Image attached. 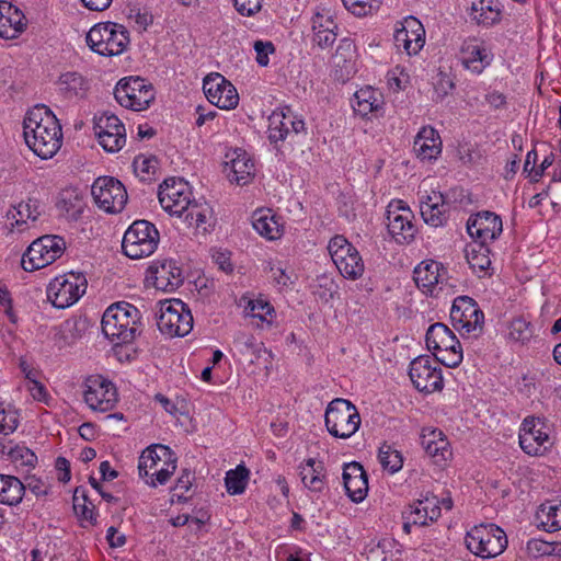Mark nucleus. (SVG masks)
I'll return each mask as SVG.
<instances>
[{
  "instance_id": "f257e3e1",
  "label": "nucleus",
  "mask_w": 561,
  "mask_h": 561,
  "mask_svg": "<svg viewBox=\"0 0 561 561\" xmlns=\"http://www.w3.org/2000/svg\"><path fill=\"white\" fill-rule=\"evenodd\" d=\"M23 134L28 148L42 159L53 158L61 147V126L46 105H36L27 112Z\"/></svg>"
},
{
  "instance_id": "f03ea898",
  "label": "nucleus",
  "mask_w": 561,
  "mask_h": 561,
  "mask_svg": "<svg viewBox=\"0 0 561 561\" xmlns=\"http://www.w3.org/2000/svg\"><path fill=\"white\" fill-rule=\"evenodd\" d=\"M426 346L435 360L446 367H457L462 360V348L454 332L444 323L432 324L426 332Z\"/></svg>"
},
{
  "instance_id": "7ed1b4c3",
  "label": "nucleus",
  "mask_w": 561,
  "mask_h": 561,
  "mask_svg": "<svg viewBox=\"0 0 561 561\" xmlns=\"http://www.w3.org/2000/svg\"><path fill=\"white\" fill-rule=\"evenodd\" d=\"M324 422L332 436L347 439L358 431L360 415L351 401L336 398L328 404Z\"/></svg>"
},
{
  "instance_id": "20e7f679",
  "label": "nucleus",
  "mask_w": 561,
  "mask_h": 561,
  "mask_svg": "<svg viewBox=\"0 0 561 561\" xmlns=\"http://www.w3.org/2000/svg\"><path fill=\"white\" fill-rule=\"evenodd\" d=\"M85 39L91 50L102 56L122 54L129 42L126 28L112 22L95 24L88 32Z\"/></svg>"
},
{
  "instance_id": "39448f33",
  "label": "nucleus",
  "mask_w": 561,
  "mask_h": 561,
  "mask_svg": "<svg viewBox=\"0 0 561 561\" xmlns=\"http://www.w3.org/2000/svg\"><path fill=\"white\" fill-rule=\"evenodd\" d=\"M159 242V232L153 224L147 220H136L126 230L122 249L125 255L139 260L151 255Z\"/></svg>"
},
{
  "instance_id": "423d86ee",
  "label": "nucleus",
  "mask_w": 561,
  "mask_h": 561,
  "mask_svg": "<svg viewBox=\"0 0 561 561\" xmlns=\"http://www.w3.org/2000/svg\"><path fill=\"white\" fill-rule=\"evenodd\" d=\"M157 325L161 333L173 336H185L193 329V316L180 299L159 302Z\"/></svg>"
},
{
  "instance_id": "0eeeda50",
  "label": "nucleus",
  "mask_w": 561,
  "mask_h": 561,
  "mask_svg": "<svg viewBox=\"0 0 561 561\" xmlns=\"http://www.w3.org/2000/svg\"><path fill=\"white\" fill-rule=\"evenodd\" d=\"M467 548L478 557L494 558L507 547V537L494 524L474 526L466 536Z\"/></svg>"
},
{
  "instance_id": "6e6552de",
  "label": "nucleus",
  "mask_w": 561,
  "mask_h": 561,
  "mask_svg": "<svg viewBox=\"0 0 561 561\" xmlns=\"http://www.w3.org/2000/svg\"><path fill=\"white\" fill-rule=\"evenodd\" d=\"M88 280L82 273L70 272L56 276L47 287V298L58 309L76 304L85 293Z\"/></svg>"
},
{
  "instance_id": "1a4fd4ad",
  "label": "nucleus",
  "mask_w": 561,
  "mask_h": 561,
  "mask_svg": "<svg viewBox=\"0 0 561 561\" xmlns=\"http://www.w3.org/2000/svg\"><path fill=\"white\" fill-rule=\"evenodd\" d=\"M66 249L65 240L59 236H43L33 241L22 255L21 265L24 271L41 270L57 259Z\"/></svg>"
},
{
  "instance_id": "9d476101",
  "label": "nucleus",
  "mask_w": 561,
  "mask_h": 561,
  "mask_svg": "<svg viewBox=\"0 0 561 561\" xmlns=\"http://www.w3.org/2000/svg\"><path fill=\"white\" fill-rule=\"evenodd\" d=\"M115 100L124 107L144 111L154 100V91L150 83L140 77L123 78L114 90Z\"/></svg>"
},
{
  "instance_id": "9b49d317",
  "label": "nucleus",
  "mask_w": 561,
  "mask_h": 561,
  "mask_svg": "<svg viewBox=\"0 0 561 561\" xmlns=\"http://www.w3.org/2000/svg\"><path fill=\"white\" fill-rule=\"evenodd\" d=\"M330 255L340 273L350 279H357L364 273V262L357 249L343 236L333 237L328 245Z\"/></svg>"
},
{
  "instance_id": "f8f14e48",
  "label": "nucleus",
  "mask_w": 561,
  "mask_h": 561,
  "mask_svg": "<svg viewBox=\"0 0 561 561\" xmlns=\"http://www.w3.org/2000/svg\"><path fill=\"white\" fill-rule=\"evenodd\" d=\"M450 319L456 330L478 336L483 330L484 314L474 299L469 296L455 298Z\"/></svg>"
},
{
  "instance_id": "ddd939ff",
  "label": "nucleus",
  "mask_w": 561,
  "mask_h": 561,
  "mask_svg": "<svg viewBox=\"0 0 561 561\" xmlns=\"http://www.w3.org/2000/svg\"><path fill=\"white\" fill-rule=\"evenodd\" d=\"M91 193L95 204L110 214L122 211L128 198L125 186L112 176L98 178Z\"/></svg>"
},
{
  "instance_id": "4468645a",
  "label": "nucleus",
  "mask_w": 561,
  "mask_h": 561,
  "mask_svg": "<svg viewBox=\"0 0 561 561\" xmlns=\"http://www.w3.org/2000/svg\"><path fill=\"white\" fill-rule=\"evenodd\" d=\"M192 192L186 181L168 179L160 185L158 197L161 207L172 216L182 217L194 204Z\"/></svg>"
},
{
  "instance_id": "2eb2a0df",
  "label": "nucleus",
  "mask_w": 561,
  "mask_h": 561,
  "mask_svg": "<svg viewBox=\"0 0 561 561\" xmlns=\"http://www.w3.org/2000/svg\"><path fill=\"white\" fill-rule=\"evenodd\" d=\"M409 376L414 387L426 393L443 389L442 369L428 355L414 358L410 364Z\"/></svg>"
},
{
  "instance_id": "dca6fc26",
  "label": "nucleus",
  "mask_w": 561,
  "mask_h": 561,
  "mask_svg": "<svg viewBox=\"0 0 561 561\" xmlns=\"http://www.w3.org/2000/svg\"><path fill=\"white\" fill-rule=\"evenodd\" d=\"M94 134L107 152L119 151L126 142V130L119 118L107 112L94 117Z\"/></svg>"
},
{
  "instance_id": "f3484780",
  "label": "nucleus",
  "mask_w": 561,
  "mask_h": 561,
  "mask_svg": "<svg viewBox=\"0 0 561 561\" xmlns=\"http://www.w3.org/2000/svg\"><path fill=\"white\" fill-rule=\"evenodd\" d=\"M548 430L549 428L543 420L535 416H527L523 421L519 432V445L522 449L528 455H542L552 444L550 442Z\"/></svg>"
},
{
  "instance_id": "a211bd4d",
  "label": "nucleus",
  "mask_w": 561,
  "mask_h": 561,
  "mask_svg": "<svg viewBox=\"0 0 561 561\" xmlns=\"http://www.w3.org/2000/svg\"><path fill=\"white\" fill-rule=\"evenodd\" d=\"M388 231L398 243H410L414 240L416 227L410 208L402 201L390 204L388 209Z\"/></svg>"
},
{
  "instance_id": "6ab92c4d",
  "label": "nucleus",
  "mask_w": 561,
  "mask_h": 561,
  "mask_svg": "<svg viewBox=\"0 0 561 561\" xmlns=\"http://www.w3.org/2000/svg\"><path fill=\"white\" fill-rule=\"evenodd\" d=\"M207 100L222 110H231L238 105L239 95L236 88L220 73L208 75L203 82Z\"/></svg>"
},
{
  "instance_id": "aec40b11",
  "label": "nucleus",
  "mask_w": 561,
  "mask_h": 561,
  "mask_svg": "<svg viewBox=\"0 0 561 561\" xmlns=\"http://www.w3.org/2000/svg\"><path fill=\"white\" fill-rule=\"evenodd\" d=\"M84 401L95 411L111 410L117 401L114 385L102 376L89 377L85 381Z\"/></svg>"
},
{
  "instance_id": "412c9836",
  "label": "nucleus",
  "mask_w": 561,
  "mask_h": 561,
  "mask_svg": "<svg viewBox=\"0 0 561 561\" xmlns=\"http://www.w3.org/2000/svg\"><path fill=\"white\" fill-rule=\"evenodd\" d=\"M305 130V122L290 107L274 111L268 117V139L274 145Z\"/></svg>"
},
{
  "instance_id": "4be33fe9",
  "label": "nucleus",
  "mask_w": 561,
  "mask_h": 561,
  "mask_svg": "<svg viewBox=\"0 0 561 561\" xmlns=\"http://www.w3.org/2000/svg\"><path fill=\"white\" fill-rule=\"evenodd\" d=\"M503 230L502 219L492 211H481L470 216L467 231L472 240L489 242L495 240Z\"/></svg>"
},
{
  "instance_id": "5701e85b",
  "label": "nucleus",
  "mask_w": 561,
  "mask_h": 561,
  "mask_svg": "<svg viewBox=\"0 0 561 561\" xmlns=\"http://www.w3.org/2000/svg\"><path fill=\"white\" fill-rule=\"evenodd\" d=\"M149 272L158 290L174 291L183 284L182 270L175 261H159L149 267Z\"/></svg>"
},
{
  "instance_id": "b1692460",
  "label": "nucleus",
  "mask_w": 561,
  "mask_h": 561,
  "mask_svg": "<svg viewBox=\"0 0 561 561\" xmlns=\"http://www.w3.org/2000/svg\"><path fill=\"white\" fill-rule=\"evenodd\" d=\"M342 478L347 496L355 503L362 502L368 491V477L363 466L356 461L345 463Z\"/></svg>"
},
{
  "instance_id": "393cba45",
  "label": "nucleus",
  "mask_w": 561,
  "mask_h": 561,
  "mask_svg": "<svg viewBox=\"0 0 561 561\" xmlns=\"http://www.w3.org/2000/svg\"><path fill=\"white\" fill-rule=\"evenodd\" d=\"M424 33L420 21L409 16L402 27L396 30L394 43L397 47H403L409 55H415L424 45Z\"/></svg>"
},
{
  "instance_id": "a878e982",
  "label": "nucleus",
  "mask_w": 561,
  "mask_h": 561,
  "mask_svg": "<svg viewBox=\"0 0 561 561\" xmlns=\"http://www.w3.org/2000/svg\"><path fill=\"white\" fill-rule=\"evenodd\" d=\"M140 311L129 302L119 301L110 306L102 317V331L108 333L119 329L122 323L140 321Z\"/></svg>"
},
{
  "instance_id": "bb28decb",
  "label": "nucleus",
  "mask_w": 561,
  "mask_h": 561,
  "mask_svg": "<svg viewBox=\"0 0 561 561\" xmlns=\"http://www.w3.org/2000/svg\"><path fill=\"white\" fill-rule=\"evenodd\" d=\"M234 346L244 360L250 364H271L272 353L262 342H257L253 335L240 332L234 339Z\"/></svg>"
},
{
  "instance_id": "cd10ccee",
  "label": "nucleus",
  "mask_w": 561,
  "mask_h": 561,
  "mask_svg": "<svg viewBox=\"0 0 561 561\" xmlns=\"http://www.w3.org/2000/svg\"><path fill=\"white\" fill-rule=\"evenodd\" d=\"M23 12L9 1H0V37L14 38L25 26Z\"/></svg>"
},
{
  "instance_id": "c85d7f7f",
  "label": "nucleus",
  "mask_w": 561,
  "mask_h": 561,
  "mask_svg": "<svg viewBox=\"0 0 561 561\" xmlns=\"http://www.w3.org/2000/svg\"><path fill=\"white\" fill-rule=\"evenodd\" d=\"M447 207L443 194L433 191L431 195L426 196V201H421L420 210L424 221L437 228L447 222Z\"/></svg>"
},
{
  "instance_id": "c756f323",
  "label": "nucleus",
  "mask_w": 561,
  "mask_h": 561,
  "mask_svg": "<svg viewBox=\"0 0 561 561\" xmlns=\"http://www.w3.org/2000/svg\"><path fill=\"white\" fill-rule=\"evenodd\" d=\"M413 149L422 160L436 159L442 151L440 137L433 127L425 126L417 133Z\"/></svg>"
},
{
  "instance_id": "7c9ffc66",
  "label": "nucleus",
  "mask_w": 561,
  "mask_h": 561,
  "mask_svg": "<svg viewBox=\"0 0 561 561\" xmlns=\"http://www.w3.org/2000/svg\"><path fill=\"white\" fill-rule=\"evenodd\" d=\"M501 14L497 0H474L470 7V16L479 25L491 26L500 22Z\"/></svg>"
},
{
  "instance_id": "2f4dec72",
  "label": "nucleus",
  "mask_w": 561,
  "mask_h": 561,
  "mask_svg": "<svg viewBox=\"0 0 561 561\" xmlns=\"http://www.w3.org/2000/svg\"><path fill=\"white\" fill-rule=\"evenodd\" d=\"M421 444L426 454L434 458L437 463L446 461L451 456L449 443L443 437L440 431L432 430L427 434H423Z\"/></svg>"
},
{
  "instance_id": "473e14b6",
  "label": "nucleus",
  "mask_w": 561,
  "mask_h": 561,
  "mask_svg": "<svg viewBox=\"0 0 561 561\" xmlns=\"http://www.w3.org/2000/svg\"><path fill=\"white\" fill-rule=\"evenodd\" d=\"M381 104V93L371 87H365L355 92L352 106L358 115L365 117L369 113L377 112Z\"/></svg>"
},
{
  "instance_id": "72a5a7b5",
  "label": "nucleus",
  "mask_w": 561,
  "mask_h": 561,
  "mask_svg": "<svg viewBox=\"0 0 561 561\" xmlns=\"http://www.w3.org/2000/svg\"><path fill=\"white\" fill-rule=\"evenodd\" d=\"M488 55L485 48L477 43L476 39L465 42L461 47L462 65L476 73H481L485 65Z\"/></svg>"
},
{
  "instance_id": "f704fd0d",
  "label": "nucleus",
  "mask_w": 561,
  "mask_h": 561,
  "mask_svg": "<svg viewBox=\"0 0 561 561\" xmlns=\"http://www.w3.org/2000/svg\"><path fill=\"white\" fill-rule=\"evenodd\" d=\"M301 481L312 492H321L324 489V466L313 458L307 459L300 466Z\"/></svg>"
},
{
  "instance_id": "c9c22d12",
  "label": "nucleus",
  "mask_w": 561,
  "mask_h": 561,
  "mask_svg": "<svg viewBox=\"0 0 561 561\" xmlns=\"http://www.w3.org/2000/svg\"><path fill=\"white\" fill-rule=\"evenodd\" d=\"M171 456L173 453L168 446L157 444L147 447L139 457V476L149 477V469H156L161 460H171Z\"/></svg>"
},
{
  "instance_id": "e433bc0d",
  "label": "nucleus",
  "mask_w": 561,
  "mask_h": 561,
  "mask_svg": "<svg viewBox=\"0 0 561 561\" xmlns=\"http://www.w3.org/2000/svg\"><path fill=\"white\" fill-rule=\"evenodd\" d=\"M58 88L66 99L83 98L89 90V83L79 72L69 71L59 77Z\"/></svg>"
},
{
  "instance_id": "4c0bfd02",
  "label": "nucleus",
  "mask_w": 561,
  "mask_h": 561,
  "mask_svg": "<svg viewBox=\"0 0 561 561\" xmlns=\"http://www.w3.org/2000/svg\"><path fill=\"white\" fill-rule=\"evenodd\" d=\"M25 494V484L14 476L0 474V503L18 505Z\"/></svg>"
},
{
  "instance_id": "58836bf2",
  "label": "nucleus",
  "mask_w": 561,
  "mask_h": 561,
  "mask_svg": "<svg viewBox=\"0 0 561 561\" xmlns=\"http://www.w3.org/2000/svg\"><path fill=\"white\" fill-rule=\"evenodd\" d=\"M182 217L190 227L202 229L204 232L209 230L214 221L213 209L207 203L194 202Z\"/></svg>"
},
{
  "instance_id": "ea45409f",
  "label": "nucleus",
  "mask_w": 561,
  "mask_h": 561,
  "mask_svg": "<svg viewBox=\"0 0 561 561\" xmlns=\"http://www.w3.org/2000/svg\"><path fill=\"white\" fill-rule=\"evenodd\" d=\"M466 259L474 272H485L491 265L488 242L472 240L466 247Z\"/></svg>"
},
{
  "instance_id": "a19ab883",
  "label": "nucleus",
  "mask_w": 561,
  "mask_h": 561,
  "mask_svg": "<svg viewBox=\"0 0 561 561\" xmlns=\"http://www.w3.org/2000/svg\"><path fill=\"white\" fill-rule=\"evenodd\" d=\"M230 163L232 175L229 174L228 176L231 182L245 185L254 176V163L245 152L238 153Z\"/></svg>"
},
{
  "instance_id": "79ce46f5",
  "label": "nucleus",
  "mask_w": 561,
  "mask_h": 561,
  "mask_svg": "<svg viewBox=\"0 0 561 561\" xmlns=\"http://www.w3.org/2000/svg\"><path fill=\"white\" fill-rule=\"evenodd\" d=\"M440 264L436 261L422 262L414 268V280L419 287L431 289L440 280Z\"/></svg>"
},
{
  "instance_id": "37998d69",
  "label": "nucleus",
  "mask_w": 561,
  "mask_h": 561,
  "mask_svg": "<svg viewBox=\"0 0 561 561\" xmlns=\"http://www.w3.org/2000/svg\"><path fill=\"white\" fill-rule=\"evenodd\" d=\"M540 524L546 531H557L561 529V502L547 503L540 506L538 513Z\"/></svg>"
},
{
  "instance_id": "c03bdc74",
  "label": "nucleus",
  "mask_w": 561,
  "mask_h": 561,
  "mask_svg": "<svg viewBox=\"0 0 561 561\" xmlns=\"http://www.w3.org/2000/svg\"><path fill=\"white\" fill-rule=\"evenodd\" d=\"M249 470L245 466L239 465L236 469L226 473L225 483L229 494H241L244 492L248 480Z\"/></svg>"
},
{
  "instance_id": "a18cd8bd",
  "label": "nucleus",
  "mask_w": 561,
  "mask_h": 561,
  "mask_svg": "<svg viewBox=\"0 0 561 561\" xmlns=\"http://www.w3.org/2000/svg\"><path fill=\"white\" fill-rule=\"evenodd\" d=\"M140 321L124 322L119 329L117 328L114 332L108 331L104 335L117 344H127L133 342L137 334L140 333Z\"/></svg>"
},
{
  "instance_id": "49530a36",
  "label": "nucleus",
  "mask_w": 561,
  "mask_h": 561,
  "mask_svg": "<svg viewBox=\"0 0 561 561\" xmlns=\"http://www.w3.org/2000/svg\"><path fill=\"white\" fill-rule=\"evenodd\" d=\"M378 459L382 468L389 470L391 473L399 471L403 465L401 454L388 444H382L379 447Z\"/></svg>"
},
{
  "instance_id": "de8ad7c7",
  "label": "nucleus",
  "mask_w": 561,
  "mask_h": 561,
  "mask_svg": "<svg viewBox=\"0 0 561 561\" xmlns=\"http://www.w3.org/2000/svg\"><path fill=\"white\" fill-rule=\"evenodd\" d=\"M73 510L80 518L91 523L96 522L94 505L88 500L84 490L80 488H77L73 493Z\"/></svg>"
},
{
  "instance_id": "09e8293b",
  "label": "nucleus",
  "mask_w": 561,
  "mask_h": 561,
  "mask_svg": "<svg viewBox=\"0 0 561 561\" xmlns=\"http://www.w3.org/2000/svg\"><path fill=\"white\" fill-rule=\"evenodd\" d=\"M8 456L11 461L24 466V467H35L37 462V456L28 447L24 445H15L8 450Z\"/></svg>"
},
{
  "instance_id": "8fccbe9b",
  "label": "nucleus",
  "mask_w": 561,
  "mask_h": 561,
  "mask_svg": "<svg viewBox=\"0 0 561 561\" xmlns=\"http://www.w3.org/2000/svg\"><path fill=\"white\" fill-rule=\"evenodd\" d=\"M176 469V458L171 456V460H164L161 468H156L154 472L149 473L150 480L146 483L150 486H157V484H165Z\"/></svg>"
},
{
  "instance_id": "3c124183",
  "label": "nucleus",
  "mask_w": 561,
  "mask_h": 561,
  "mask_svg": "<svg viewBox=\"0 0 561 561\" xmlns=\"http://www.w3.org/2000/svg\"><path fill=\"white\" fill-rule=\"evenodd\" d=\"M253 228L263 237L270 240L278 238V224L273 217L263 215L255 216L253 219Z\"/></svg>"
},
{
  "instance_id": "603ef678",
  "label": "nucleus",
  "mask_w": 561,
  "mask_h": 561,
  "mask_svg": "<svg viewBox=\"0 0 561 561\" xmlns=\"http://www.w3.org/2000/svg\"><path fill=\"white\" fill-rule=\"evenodd\" d=\"M533 336L530 323L523 318L514 319L510 328V337L512 341L520 342L522 344L528 342Z\"/></svg>"
},
{
  "instance_id": "864d4df0",
  "label": "nucleus",
  "mask_w": 561,
  "mask_h": 561,
  "mask_svg": "<svg viewBox=\"0 0 561 561\" xmlns=\"http://www.w3.org/2000/svg\"><path fill=\"white\" fill-rule=\"evenodd\" d=\"M423 500H417L413 505H410L403 511V519L412 520L414 525H427L428 516L426 508L423 507Z\"/></svg>"
},
{
  "instance_id": "5fc2aeb1",
  "label": "nucleus",
  "mask_w": 561,
  "mask_h": 561,
  "mask_svg": "<svg viewBox=\"0 0 561 561\" xmlns=\"http://www.w3.org/2000/svg\"><path fill=\"white\" fill-rule=\"evenodd\" d=\"M19 425V414L15 410L4 409L0 405V433L9 435L13 433Z\"/></svg>"
},
{
  "instance_id": "6e6d98bb",
  "label": "nucleus",
  "mask_w": 561,
  "mask_h": 561,
  "mask_svg": "<svg viewBox=\"0 0 561 561\" xmlns=\"http://www.w3.org/2000/svg\"><path fill=\"white\" fill-rule=\"evenodd\" d=\"M67 194L68 193L62 194L58 206L60 209L65 210L69 217L77 219L78 216L82 213L81 199L78 197V195H76L72 201L71 197L68 198L66 196Z\"/></svg>"
},
{
  "instance_id": "4d7b16f0",
  "label": "nucleus",
  "mask_w": 561,
  "mask_h": 561,
  "mask_svg": "<svg viewBox=\"0 0 561 561\" xmlns=\"http://www.w3.org/2000/svg\"><path fill=\"white\" fill-rule=\"evenodd\" d=\"M253 47L256 53V62L261 67H266L270 62L268 56L275 51L274 44L272 42L256 41Z\"/></svg>"
},
{
  "instance_id": "13d9d810",
  "label": "nucleus",
  "mask_w": 561,
  "mask_h": 561,
  "mask_svg": "<svg viewBox=\"0 0 561 561\" xmlns=\"http://www.w3.org/2000/svg\"><path fill=\"white\" fill-rule=\"evenodd\" d=\"M236 10L244 16H252L262 8V0H233Z\"/></svg>"
},
{
  "instance_id": "bf43d9fd",
  "label": "nucleus",
  "mask_w": 561,
  "mask_h": 561,
  "mask_svg": "<svg viewBox=\"0 0 561 561\" xmlns=\"http://www.w3.org/2000/svg\"><path fill=\"white\" fill-rule=\"evenodd\" d=\"M134 169L138 175L154 173L158 161L154 157L146 158L142 156L136 157L134 160Z\"/></svg>"
},
{
  "instance_id": "052dcab7",
  "label": "nucleus",
  "mask_w": 561,
  "mask_h": 561,
  "mask_svg": "<svg viewBox=\"0 0 561 561\" xmlns=\"http://www.w3.org/2000/svg\"><path fill=\"white\" fill-rule=\"evenodd\" d=\"M313 43L321 48L331 47L336 41V33L331 28L313 31Z\"/></svg>"
},
{
  "instance_id": "680f3d73",
  "label": "nucleus",
  "mask_w": 561,
  "mask_h": 561,
  "mask_svg": "<svg viewBox=\"0 0 561 561\" xmlns=\"http://www.w3.org/2000/svg\"><path fill=\"white\" fill-rule=\"evenodd\" d=\"M549 542L539 538L530 539L526 545L527 553L533 558L548 556Z\"/></svg>"
},
{
  "instance_id": "e2e57ef3",
  "label": "nucleus",
  "mask_w": 561,
  "mask_h": 561,
  "mask_svg": "<svg viewBox=\"0 0 561 561\" xmlns=\"http://www.w3.org/2000/svg\"><path fill=\"white\" fill-rule=\"evenodd\" d=\"M423 507L427 511V516L431 522L437 520V518L440 516V506H439V500L432 495L426 496L423 500Z\"/></svg>"
},
{
  "instance_id": "0e129e2a",
  "label": "nucleus",
  "mask_w": 561,
  "mask_h": 561,
  "mask_svg": "<svg viewBox=\"0 0 561 561\" xmlns=\"http://www.w3.org/2000/svg\"><path fill=\"white\" fill-rule=\"evenodd\" d=\"M0 305L12 323L16 322V316L12 309V301L9 291L0 285Z\"/></svg>"
},
{
  "instance_id": "69168bd1",
  "label": "nucleus",
  "mask_w": 561,
  "mask_h": 561,
  "mask_svg": "<svg viewBox=\"0 0 561 561\" xmlns=\"http://www.w3.org/2000/svg\"><path fill=\"white\" fill-rule=\"evenodd\" d=\"M26 490L33 493L36 497L45 496L48 493L47 485L42 480L36 479L34 477L27 480V483L25 485V491Z\"/></svg>"
},
{
  "instance_id": "338daca9",
  "label": "nucleus",
  "mask_w": 561,
  "mask_h": 561,
  "mask_svg": "<svg viewBox=\"0 0 561 561\" xmlns=\"http://www.w3.org/2000/svg\"><path fill=\"white\" fill-rule=\"evenodd\" d=\"M327 28H331L332 31H335L336 28V24L334 23L332 16H324L320 13H317L312 20V30L321 31Z\"/></svg>"
},
{
  "instance_id": "774afa93",
  "label": "nucleus",
  "mask_w": 561,
  "mask_h": 561,
  "mask_svg": "<svg viewBox=\"0 0 561 561\" xmlns=\"http://www.w3.org/2000/svg\"><path fill=\"white\" fill-rule=\"evenodd\" d=\"M30 374L31 373L26 374V378L28 379V390L35 400L41 401L46 396V389L43 383L38 382L35 379H32Z\"/></svg>"
}]
</instances>
